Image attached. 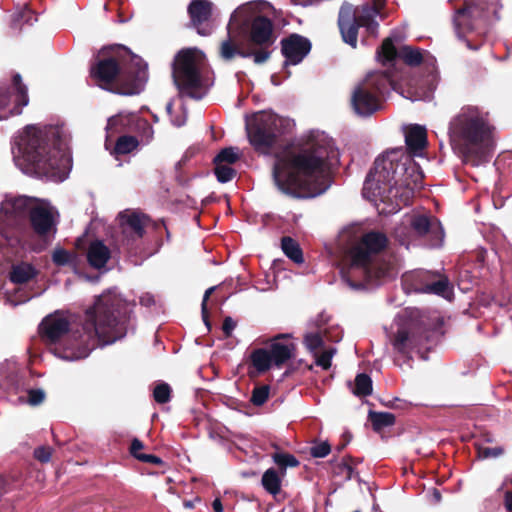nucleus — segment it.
<instances>
[{
	"instance_id": "nucleus-1",
	"label": "nucleus",
	"mask_w": 512,
	"mask_h": 512,
	"mask_svg": "<svg viewBox=\"0 0 512 512\" xmlns=\"http://www.w3.org/2000/svg\"><path fill=\"white\" fill-rule=\"evenodd\" d=\"M127 303L113 290L101 294L93 307L85 312L82 332L70 331L66 314L56 311L40 324V333L46 342L54 344L52 353L66 361L88 357L98 343L108 345L124 338L131 326Z\"/></svg>"
},
{
	"instance_id": "nucleus-2",
	"label": "nucleus",
	"mask_w": 512,
	"mask_h": 512,
	"mask_svg": "<svg viewBox=\"0 0 512 512\" xmlns=\"http://www.w3.org/2000/svg\"><path fill=\"white\" fill-rule=\"evenodd\" d=\"M405 143L409 152L403 148L387 151L375 160L364 181L362 195L379 214L397 213L422 187L424 174L414 157H421L427 145L426 128L417 124L406 127Z\"/></svg>"
},
{
	"instance_id": "nucleus-3",
	"label": "nucleus",
	"mask_w": 512,
	"mask_h": 512,
	"mask_svg": "<svg viewBox=\"0 0 512 512\" xmlns=\"http://www.w3.org/2000/svg\"><path fill=\"white\" fill-rule=\"evenodd\" d=\"M339 153L324 132H311L298 152L284 151L276 156L273 180L280 192L295 198H311L329 187V170L338 164Z\"/></svg>"
},
{
	"instance_id": "nucleus-4",
	"label": "nucleus",
	"mask_w": 512,
	"mask_h": 512,
	"mask_svg": "<svg viewBox=\"0 0 512 512\" xmlns=\"http://www.w3.org/2000/svg\"><path fill=\"white\" fill-rule=\"evenodd\" d=\"M69 142L70 135L63 125L27 126L14 138L13 161L25 174L63 182L72 167Z\"/></svg>"
},
{
	"instance_id": "nucleus-5",
	"label": "nucleus",
	"mask_w": 512,
	"mask_h": 512,
	"mask_svg": "<svg viewBox=\"0 0 512 512\" xmlns=\"http://www.w3.org/2000/svg\"><path fill=\"white\" fill-rule=\"evenodd\" d=\"M271 8L266 1H251L234 10L227 25V39L219 49L223 60L253 57L255 64H263L269 59L270 52L265 48L274 42Z\"/></svg>"
},
{
	"instance_id": "nucleus-6",
	"label": "nucleus",
	"mask_w": 512,
	"mask_h": 512,
	"mask_svg": "<svg viewBox=\"0 0 512 512\" xmlns=\"http://www.w3.org/2000/svg\"><path fill=\"white\" fill-rule=\"evenodd\" d=\"M493 133L489 112L474 105L463 106L448 125L452 148L472 166L488 161L494 146Z\"/></svg>"
},
{
	"instance_id": "nucleus-7",
	"label": "nucleus",
	"mask_w": 512,
	"mask_h": 512,
	"mask_svg": "<svg viewBox=\"0 0 512 512\" xmlns=\"http://www.w3.org/2000/svg\"><path fill=\"white\" fill-rule=\"evenodd\" d=\"M386 244L387 237L383 233L372 231L345 248L341 274L350 288H372L380 285L387 277L388 268L377 260L378 253Z\"/></svg>"
},
{
	"instance_id": "nucleus-8",
	"label": "nucleus",
	"mask_w": 512,
	"mask_h": 512,
	"mask_svg": "<svg viewBox=\"0 0 512 512\" xmlns=\"http://www.w3.org/2000/svg\"><path fill=\"white\" fill-rule=\"evenodd\" d=\"M205 55L197 48L180 50L172 63V77L179 93L201 99L207 92L208 82L204 77Z\"/></svg>"
},
{
	"instance_id": "nucleus-9",
	"label": "nucleus",
	"mask_w": 512,
	"mask_h": 512,
	"mask_svg": "<svg viewBox=\"0 0 512 512\" xmlns=\"http://www.w3.org/2000/svg\"><path fill=\"white\" fill-rule=\"evenodd\" d=\"M374 5L364 4L354 8L351 4H343L339 11L338 26L345 43L355 48L357 46L358 29L372 37L378 34L379 23L376 18L384 6V0H373Z\"/></svg>"
},
{
	"instance_id": "nucleus-10",
	"label": "nucleus",
	"mask_w": 512,
	"mask_h": 512,
	"mask_svg": "<svg viewBox=\"0 0 512 512\" xmlns=\"http://www.w3.org/2000/svg\"><path fill=\"white\" fill-rule=\"evenodd\" d=\"M147 63L137 55L130 57L129 65L125 70H120L118 63L113 58L99 60L91 66V77L99 82L110 83L116 77L126 82L128 88L124 94H136L148 79Z\"/></svg>"
},
{
	"instance_id": "nucleus-11",
	"label": "nucleus",
	"mask_w": 512,
	"mask_h": 512,
	"mask_svg": "<svg viewBox=\"0 0 512 512\" xmlns=\"http://www.w3.org/2000/svg\"><path fill=\"white\" fill-rule=\"evenodd\" d=\"M392 88V79L387 72H371L354 89L351 102L359 116L367 117L381 109L382 98Z\"/></svg>"
},
{
	"instance_id": "nucleus-12",
	"label": "nucleus",
	"mask_w": 512,
	"mask_h": 512,
	"mask_svg": "<svg viewBox=\"0 0 512 512\" xmlns=\"http://www.w3.org/2000/svg\"><path fill=\"white\" fill-rule=\"evenodd\" d=\"M291 127L289 120L270 111L256 113L247 123V135L256 151L269 154L277 139Z\"/></svg>"
},
{
	"instance_id": "nucleus-13",
	"label": "nucleus",
	"mask_w": 512,
	"mask_h": 512,
	"mask_svg": "<svg viewBox=\"0 0 512 512\" xmlns=\"http://www.w3.org/2000/svg\"><path fill=\"white\" fill-rule=\"evenodd\" d=\"M401 284L406 294H433L445 299H451L453 295L448 278L432 271L413 270L406 272L401 277Z\"/></svg>"
},
{
	"instance_id": "nucleus-14",
	"label": "nucleus",
	"mask_w": 512,
	"mask_h": 512,
	"mask_svg": "<svg viewBox=\"0 0 512 512\" xmlns=\"http://www.w3.org/2000/svg\"><path fill=\"white\" fill-rule=\"evenodd\" d=\"M33 197L8 195L0 205V233L8 238L9 230L20 231L26 227Z\"/></svg>"
},
{
	"instance_id": "nucleus-15",
	"label": "nucleus",
	"mask_w": 512,
	"mask_h": 512,
	"mask_svg": "<svg viewBox=\"0 0 512 512\" xmlns=\"http://www.w3.org/2000/svg\"><path fill=\"white\" fill-rule=\"evenodd\" d=\"M12 84L13 93L9 89L0 87V120L21 114L22 108L29 103L27 87L22 83L20 74L13 76Z\"/></svg>"
},
{
	"instance_id": "nucleus-16",
	"label": "nucleus",
	"mask_w": 512,
	"mask_h": 512,
	"mask_svg": "<svg viewBox=\"0 0 512 512\" xmlns=\"http://www.w3.org/2000/svg\"><path fill=\"white\" fill-rule=\"evenodd\" d=\"M57 211L45 200L34 198L29 220L36 234L45 237L56 232Z\"/></svg>"
},
{
	"instance_id": "nucleus-17",
	"label": "nucleus",
	"mask_w": 512,
	"mask_h": 512,
	"mask_svg": "<svg viewBox=\"0 0 512 512\" xmlns=\"http://www.w3.org/2000/svg\"><path fill=\"white\" fill-rule=\"evenodd\" d=\"M483 22V13L480 7L467 3L456 11L453 18L455 32L459 39H464L468 34H481Z\"/></svg>"
},
{
	"instance_id": "nucleus-18",
	"label": "nucleus",
	"mask_w": 512,
	"mask_h": 512,
	"mask_svg": "<svg viewBox=\"0 0 512 512\" xmlns=\"http://www.w3.org/2000/svg\"><path fill=\"white\" fill-rule=\"evenodd\" d=\"M401 58L409 66H417L423 60L422 52L408 45L396 48L393 38H386L377 50V58L383 65H391L396 58Z\"/></svg>"
},
{
	"instance_id": "nucleus-19",
	"label": "nucleus",
	"mask_w": 512,
	"mask_h": 512,
	"mask_svg": "<svg viewBox=\"0 0 512 512\" xmlns=\"http://www.w3.org/2000/svg\"><path fill=\"white\" fill-rule=\"evenodd\" d=\"M107 137L112 136L115 133L123 131H137L142 133L146 141H149L153 136V129L151 125L135 113L121 112L108 119L107 126Z\"/></svg>"
},
{
	"instance_id": "nucleus-20",
	"label": "nucleus",
	"mask_w": 512,
	"mask_h": 512,
	"mask_svg": "<svg viewBox=\"0 0 512 512\" xmlns=\"http://www.w3.org/2000/svg\"><path fill=\"white\" fill-rule=\"evenodd\" d=\"M310 41L298 34H292L282 40V54L285 57V64L297 65L310 52Z\"/></svg>"
},
{
	"instance_id": "nucleus-21",
	"label": "nucleus",
	"mask_w": 512,
	"mask_h": 512,
	"mask_svg": "<svg viewBox=\"0 0 512 512\" xmlns=\"http://www.w3.org/2000/svg\"><path fill=\"white\" fill-rule=\"evenodd\" d=\"M212 6L207 0H193L188 7L191 23L202 36L212 32V27L207 23L212 14Z\"/></svg>"
},
{
	"instance_id": "nucleus-22",
	"label": "nucleus",
	"mask_w": 512,
	"mask_h": 512,
	"mask_svg": "<svg viewBox=\"0 0 512 512\" xmlns=\"http://www.w3.org/2000/svg\"><path fill=\"white\" fill-rule=\"evenodd\" d=\"M123 235L130 241L138 240L144 235L146 217L136 212L125 211L118 216Z\"/></svg>"
},
{
	"instance_id": "nucleus-23",
	"label": "nucleus",
	"mask_w": 512,
	"mask_h": 512,
	"mask_svg": "<svg viewBox=\"0 0 512 512\" xmlns=\"http://www.w3.org/2000/svg\"><path fill=\"white\" fill-rule=\"evenodd\" d=\"M269 353L276 367H281L294 356L295 345L285 336H278L270 344Z\"/></svg>"
},
{
	"instance_id": "nucleus-24",
	"label": "nucleus",
	"mask_w": 512,
	"mask_h": 512,
	"mask_svg": "<svg viewBox=\"0 0 512 512\" xmlns=\"http://www.w3.org/2000/svg\"><path fill=\"white\" fill-rule=\"evenodd\" d=\"M110 256L109 248L102 241L95 240L90 243L87 251V260L92 267L96 269L105 267Z\"/></svg>"
},
{
	"instance_id": "nucleus-25",
	"label": "nucleus",
	"mask_w": 512,
	"mask_h": 512,
	"mask_svg": "<svg viewBox=\"0 0 512 512\" xmlns=\"http://www.w3.org/2000/svg\"><path fill=\"white\" fill-rule=\"evenodd\" d=\"M37 274L35 267L27 262L13 265L10 272V280L16 284H23L33 279Z\"/></svg>"
},
{
	"instance_id": "nucleus-26",
	"label": "nucleus",
	"mask_w": 512,
	"mask_h": 512,
	"mask_svg": "<svg viewBox=\"0 0 512 512\" xmlns=\"http://www.w3.org/2000/svg\"><path fill=\"white\" fill-rule=\"evenodd\" d=\"M250 360L258 373H264L274 365L267 348H258L252 351Z\"/></svg>"
},
{
	"instance_id": "nucleus-27",
	"label": "nucleus",
	"mask_w": 512,
	"mask_h": 512,
	"mask_svg": "<svg viewBox=\"0 0 512 512\" xmlns=\"http://www.w3.org/2000/svg\"><path fill=\"white\" fill-rule=\"evenodd\" d=\"M281 248L283 253L297 264L303 263V253L299 244L291 237H283L281 240Z\"/></svg>"
},
{
	"instance_id": "nucleus-28",
	"label": "nucleus",
	"mask_w": 512,
	"mask_h": 512,
	"mask_svg": "<svg viewBox=\"0 0 512 512\" xmlns=\"http://www.w3.org/2000/svg\"><path fill=\"white\" fill-rule=\"evenodd\" d=\"M261 484L268 493L277 495L281 490V477L275 469L270 468L262 475Z\"/></svg>"
},
{
	"instance_id": "nucleus-29",
	"label": "nucleus",
	"mask_w": 512,
	"mask_h": 512,
	"mask_svg": "<svg viewBox=\"0 0 512 512\" xmlns=\"http://www.w3.org/2000/svg\"><path fill=\"white\" fill-rule=\"evenodd\" d=\"M369 419L375 431H380L395 423V416L389 412H369Z\"/></svg>"
},
{
	"instance_id": "nucleus-30",
	"label": "nucleus",
	"mask_w": 512,
	"mask_h": 512,
	"mask_svg": "<svg viewBox=\"0 0 512 512\" xmlns=\"http://www.w3.org/2000/svg\"><path fill=\"white\" fill-rule=\"evenodd\" d=\"M52 261L57 266H76V255L63 248H55L52 252Z\"/></svg>"
},
{
	"instance_id": "nucleus-31",
	"label": "nucleus",
	"mask_w": 512,
	"mask_h": 512,
	"mask_svg": "<svg viewBox=\"0 0 512 512\" xmlns=\"http://www.w3.org/2000/svg\"><path fill=\"white\" fill-rule=\"evenodd\" d=\"M138 144L136 137L124 135L117 139L114 152L116 154H128L136 149Z\"/></svg>"
},
{
	"instance_id": "nucleus-32",
	"label": "nucleus",
	"mask_w": 512,
	"mask_h": 512,
	"mask_svg": "<svg viewBox=\"0 0 512 512\" xmlns=\"http://www.w3.org/2000/svg\"><path fill=\"white\" fill-rule=\"evenodd\" d=\"M413 230L420 236L425 235L429 232L432 227V222L426 215H413L409 221Z\"/></svg>"
},
{
	"instance_id": "nucleus-33",
	"label": "nucleus",
	"mask_w": 512,
	"mask_h": 512,
	"mask_svg": "<svg viewBox=\"0 0 512 512\" xmlns=\"http://www.w3.org/2000/svg\"><path fill=\"white\" fill-rule=\"evenodd\" d=\"M353 392L357 396H368L372 393V380L367 374H358L355 378Z\"/></svg>"
},
{
	"instance_id": "nucleus-34",
	"label": "nucleus",
	"mask_w": 512,
	"mask_h": 512,
	"mask_svg": "<svg viewBox=\"0 0 512 512\" xmlns=\"http://www.w3.org/2000/svg\"><path fill=\"white\" fill-rule=\"evenodd\" d=\"M272 459L283 471L282 475L285 474L287 467H296L299 465V461L296 457L289 453H274Z\"/></svg>"
},
{
	"instance_id": "nucleus-35",
	"label": "nucleus",
	"mask_w": 512,
	"mask_h": 512,
	"mask_svg": "<svg viewBox=\"0 0 512 512\" xmlns=\"http://www.w3.org/2000/svg\"><path fill=\"white\" fill-rule=\"evenodd\" d=\"M394 348L400 353H408L412 348V339L406 330H399L394 340Z\"/></svg>"
},
{
	"instance_id": "nucleus-36",
	"label": "nucleus",
	"mask_w": 512,
	"mask_h": 512,
	"mask_svg": "<svg viewBox=\"0 0 512 512\" xmlns=\"http://www.w3.org/2000/svg\"><path fill=\"white\" fill-rule=\"evenodd\" d=\"M304 343L313 355H317V352L324 346V340L318 332L308 333L304 338Z\"/></svg>"
},
{
	"instance_id": "nucleus-37",
	"label": "nucleus",
	"mask_w": 512,
	"mask_h": 512,
	"mask_svg": "<svg viewBox=\"0 0 512 512\" xmlns=\"http://www.w3.org/2000/svg\"><path fill=\"white\" fill-rule=\"evenodd\" d=\"M239 159L238 149L234 147L224 148L222 149L218 155L215 157V163L221 164H233Z\"/></svg>"
},
{
	"instance_id": "nucleus-38",
	"label": "nucleus",
	"mask_w": 512,
	"mask_h": 512,
	"mask_svg": "<svg viewBox=\"0 0 512 512\" xmlns=\"http://www.w3.org/2000/svg\"><path fill=\"white\" fill-rule=\"evenodd\" d=\"M214 172L217 180L221 183L231 181L236 175V171L230 165L221 163H215Z\"/></svg>"
},
{
	"instance_id": "nucleus-39",
	"label": "nucleus",
	"mask_w": 512,
	"mask_h": 512,
	"mask_svg": "<svg viewBox=\"0 0 512 512\" xmlns=\"http://www.w3.org/2000/svg\"><path fill=\"white\" fill-rule=\"evenodd\" d=\"M335 353L336 349L332 347L325 350L321 349L320 351L317 352V355H314L315 364L317 366L322 367L325 370L329 369L331 366L332 358Z\"/></svg>"
},
{
	"instance_id": "nucleus-40",
	"label": "nucleus",
	"mask_w": 512,
	"mask_h": 512,
	"mask_svg": "<svg viewBox=\"0 0 512 512\" xmlns=\"http://www.w3.org/2000/svg\"><path fill=\"white\" fill-rule=\"evenodd\" d=\"M153 397L157 403L164 404L170 401L171 388L167 383H160L156 385L153 390Z\"/></svg>"
},
{
	"instance_id": "nucleus-41",
	"label": "nucleus",
	"mask_w": 512,
	"mask_h": 512,
	"mask_svg": "<svg viewBox=\"0 0 512 512\" xmlns=\"http://www.w3.org/2000/svg\"><path fill=\"white\" fill-rule=\"evenodd\" d=\"M269 386L255 387L252 391L251 402L256 406L263 405L269 397Z\"/></svg>"
},
{
	"instance_id": "nucleus-42",
	"label": "nucleus",
	"mask_w": 512,
	"mask_h": 512,
	"mask_svg": "<svg viewBox=\"0 0 512 512\" xmlns=\"http://www.w3.org/2000/svg\"><path fill=\"white\" fill-rule=\"evenodd\" d=\"M330 450L328 442H321L311 447L310 454L315 458H324L330 453Z\"/></svg>"
},
{
	"instance_id": "nucleus-43",
	"label": "nucleus",
	"mask_w": 512,
	"mask_h": 512,
	"mask_svg": "<svg viewBox=\"0 0 512 512\" xmlns=\"http://www.w3.org/2000/svg\"><path fill=\"white\" fill-rule=\"evenodd\" d=\"M480 458H497L504 453V449L500 446L497 447H484L479 449Z\"/></svg>"
},
{
	"instance_id": "nucleus-44",
	"label": "nucleus",
	"mask_w": 512,
	"mask_h": 512,
	"mask_svg": "<svg viewBox=\"0 0 512 512\" xmlns=\"http://www.w3.org/2000/svg\"><path fill=\"white\" fill-rule=\"evenodd\" d=\"M172 109H173V103L168 102L166 105V110H167L168 114L170 115L172 124L176 127H181L182 125H184L186 123L187 114L185 111H183L180 115L173 116Z\"/></svg>"
},
{
	"instance_id": "nucleus-45",
	"label": "nucleus",
	"mask_w": 512,
	"mask_h": 512,
	"mask_svg": "<svg viewBox=\"0 0 512 512\" xmlns=\"http://www.w3.org/2000/svg\"><path fill=\"white\" fill-rule=\"evenodd\" d=\"M44 398H45V393L43 392V390H41V389L30 390L28 392L27 402L32 406H36V405H39L40 403H42Z\"/></svg>"
},
{
	"instance_id": "nucleus-46",
	"label": "nucleus",
	"mask_w": 512,
	"mask_h": 512,
	"mask_svg": "<svg viewBox=\"0 0 512 512\" xmlns=\"http://www.w3.org/2000/svg\"><path fill=\"white\" fill-rule=\"evenodd\" d=\"M52 450L49 447L41 446L35 449L34 457L42 463H47L51 459Z\"/></svg>"
},
{
	"instance_id": "nucleus-47",
	"label": "nucleus",
	"mask_w": 512,
	"mask_h": 512,
	"mask_svg": "<svg viewBox=\"0 0 512 512\" xmlns=\"http://www.w3.org/2000/svg\"><path fill=\"white\" fill-rule=\"evenodd\" d=\"M215 290V287L208 288L203 296V301L201 304V311H202V318L207 327H209V321H208V312H207V300L209 299L211 293Z\"/></svg>"
},
{
	"instance_id": "nucleus-48",
	"label": "nucleus",
	"mask_w": 512,
	"mask_h": 512,
	"mask_svg": "<svg viewBox=\"0 0 512 512\" xmlns=\"http://www.w3.org/2000/svg\"><path fill=\"white\" fill-rule=\"evenodd\" d=\"M144 445L143 443L139 440V439H134L131 443V446H130V453L135 457L137 458L138 460H140V456L144 455L143 453H141L140 451L143 449Z\"/></svg>"
},
{
	"instance_id": "nucleus-49",
	"label": "nucleus",
	"mask_w": 512,
	"mask_h": 512,
	"mask_svg": "<svg viewBox=\"0 0 512 512\" xmlns=\"http://www.w3.org/2000/svg\"><path fill=\"white\" fill-rule=\"evenodd\" d=\"M235 327L236 323L231 317H226L224 319L222 329L226 336H230Z\"/></svg>"
},
{
	"instance_id": "nucleus-50",
	"label": "nucleus",
	"mask_w": 512,
	"mask_h": 512,
	"mask_svg": "<svg viewBox=\"0 0 512 512\" xmlns=\"http://www.w3.org/2000/svg\"><path fill=\"white\" fill-rule=\"evenodd\" d=\"M140 461L145 463L159 464L161 463V459L152 454H145L140 456Z\"/></svg>"
},
{
	"instance_id": "nucleus-51",
	"label": "nucleus",
	"mask_w": 512,
	"mask_h": 512,
	"mask_svg": "<svg viewBox=\"0 0 512 512\" xmlns=\"http://www.w3.org/2000/svg\"><path fill=\"white\" fill-rule=\"evenodd\" d=\"M140 304L143 305V306H150L152 304H154V298L152 295L150 294H144L140 297Z\"/></svg>"
},
{
	"instance_id": "nucleus-52",
	"label": "nucleus",
	"mask_w": 512,
	"mask_h": 512,
	"mask_svg": "<svg viewBox=\"0 0 512 512\" xmlns=\"http://www.w3.org/2000/svg\"><path fill=\"white\" fill-rule=\"evenodd\" d=\"M505 506L507 510H512V492H507L505 494Z\"/></svg>"
},
{
	"instance_id": "nucleus-53",
	"label": "nucleus",
	"mask_w": 512,
	"mask_h": 512,
	"mask_svg": "<svg viewBox=\"0 0 512 512\" xmlns=\"http://www.w3.org/2000/svg\"><path fill=\"white\" fill-rule=\"evenodd\" d=\"M214 512H223V506L220 499H215L212 503Z\"/></svg>"
},
{
	"instance_id": "nucleus-54",
	"label": "nucleus",
	"mask_w": 512,
	"mask_h": 512,
	"mask_svg": "<svg viewBox=\"0 0 512 512\" xmlns=\"http://www.w3.org/2000/svg\"><path fill=\"white\" fill-rule=\"evenodd\" d=\"M432 496L436 503H439L441 501V493L438 490L434 489Z\"/></svg>"
},
{
	"instance_id": "nucleus-55",
	"label": "nucleus",
	"mask_w": 512,
	"mask_h": 512,
	"mask_svg": "<svg viewBox=\"0 0 512 512\" xmlns=\"http://www.w3.org/2000/svg\"><path fill=\"white\" fill-rule=\"evenodd\" d=\"M292 3H294L295 5H302V6H305L307 4L306 0H291Z\"/></svg>"
},
{
	"instance_id": "nucleus-56",
	"label": "nucleus",
	"mask_w": 512,
	"mask_h": 512,
	"mask_svg": "<svg viewBox=\"0 0 512 512\" xmlns=\"http://www.w3.org/2000/svg\"><path fill=\"white\" fill-rule=\"evenodd\" d=\"M465 41H466L467 46H468L469 48H471V49H477V46H474V47H473V46H471V44H470V39H465Z\"/></svg>"
},
{
	"instance_id": "nucleus-57",
	"label": "nucleus",
	"mask_w": 512,
	"mask_h": 512,
	"mask_svg": "<svg viewBox=\"0 0 512 512\" xmlns=\"http://www.w3.org/2000/svg\"><path fill=\"white\" fill-rule=\"evenodd\" d=\"M399 241L402 245H406V247H408V242L405 239L400 238Z\"/></svg>"
},
{
	"instance_id": "nucleus-58",
	"label": "nucleus",
	"mask_w": 512,
	"mask_h": 512,
	"mask_svg": "<svg viewBox=\"0 0 512 512\" xmlns=\"http://www.w3.org/2000/svg\"><path fill=\"white\" fill-rule=\"evenodd\" d=\"M344 241H345V235L343 234L340 236V240H339L340 245H342L344 243Z\"/></svg>"
},
{
	"instance_id": "nucleus-59",
	"label": "nucleus",
	"mask_w": 512,
	"mask_h": 512,
	"mask_svg": "<svg viewBox=\"0 0 512 512\" xmlns=\"http://www.w3.org/2000/svg\"><path fill=\"white\" fill-rule=\"evenodd\" d=\"M186 506H188V507H192L191 503H189V502H188V503H186Z\"/></svg>"
}]
</instances>
